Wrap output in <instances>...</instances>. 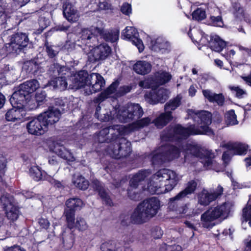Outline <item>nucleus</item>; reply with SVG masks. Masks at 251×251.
Listing matches in <instances>:
<instances>
[{
  "label": "nucleus",
  "instance_id": "nucleus-1",
  "mask_svg": "<svg viewBox=\"0 0 251 251\" xmlns=\"http://www.w3.org/2000/svg\"><path fill=\"white\" fill-rule=\"evenodd\" d=\"M186 138H174L172 139H170V140L169 139L163 140L161 135V139L162 141H177L178 142V147L170 144L161 146L151 154V157L152 163H161L166 161H170L178 158L181 151L183 152L185 160L186 161L189 160L190 155L191 157H201L202 152L204 151L205 154L201 162L205 167L209 169L212 168L214 164V154L210 151H204L203 149L195 143H187L183 142L182 140Z\"/></svg>",
  "mask_w": 251,
  "mask_h": 251
},
{
  "label": "nucleus",
  "instance_id": "nucleus-2",
  "mask_svg": "<svg viewBox=\"0 0 251 251\" xmlns=\"http://www.w3.org/2000/svg\"><path fill=\"white\" fill-rule=\"evenodd\" d=\"M189 114L197 124L183 127L180 125L169 126L162 133L163 140L174 138H185L191 135L206 134L211 135L213 132L209 126L211 124L212 115L206 111H189Z\"/></svg>",
  "mask_w": 251,
  "mask_h": 251
},
{
  "label": "nucleus",
  "instance_id": "nucleus-3",
  "mask_svg": "<svg viewBox=\"0 0 251 251\" xmlns=\"http://www.w3.org/2000/svg\"><path fill=\"white\" fill-rule=\"evenodd\" d=\"M101 107L96 108L95 115L98 119L103 122L114 120L121 123H128L134 119H139L144 113L140 105L135 103H128L125 105H116L112 111H102Z\"/></svg>",
  "mask_w": 251,
  "mask_h": 251
},
{
  "label": "nucleus",
  "instance_id": "nucleus-4",
  "mask_svg": "<svg viewBox=\"0 0 251 251\" xmlns=\"http://www.w3.org/2000/svg\"><path fill=\"white\" fill-rule=\"evenodd\" d=\"M180 179L181 177L174 171L160 169L150 179L147 189L151 194H164L171 191Z\"/></svg>",
  "mask_w": 251,
  "mask_h": 251
},
{
  "label": "nucleus",
  "instance_id": "nucleus-5",
  "mask_svg": "<svg viewBox=\"0 0 251 251\" xmlns=\"http://www.w3.org/2000/svg\"><path fill=\"white\" fill-rule=\"evenodd\" d=\"M70 81L71 83H69V88L83 89L84 93L87 95L100 91L105 84L103 77L99 74L88 75L84 71H80L71 76Z\"/></svg>",
  "mask_w": 251,
  "mask_h": 251
},
{
  "label": "nucleus",
  "instance_id": "nucleus-6",
  "mask_svg": "<svg viewBox=\"0 0 251 251\" xmlns=\"http://www.w3.org/2000/svg\"><path fill=\"white\" fill-rule=\"evenodd\" d=\"M151 122V119L149 117H146L136 121L127 126L115 125L104 128L97 135V140L100 143L105 142L112 143L117 136L125 135L131 131L138 130L147 126Z\"/></svg>",
  "mask_w": 251,
  "mask_h": 251
},
{
  "label": "nucleus",
  "instance_id": "nucleus-7",
  "mask_svg": "<svg viewBox=\"0 0 251 251\" xmlns=\"http://www.w3.org/2000/svg\"><path fill=\"white\" fill-rule=\"evenodd\" d=\"M160 207V202L156 198L145 200L134 209L131 215V219L136 224L146 223L157 214Z\"/></svg>",
  "mask_w": 251,
  "mask_h": 251
},
{
  "label": "nucleus",
  "instance_id": "nucleus-8",
  "mask_svg": "<svg viewBox=\"0 0 251 251\" xmlns=\"http://www.w3.org/2000/svg\"><path fill=\"white\" fill-rule=\"evenodd\" d=\"M100 36L106 41L110 42H116L119 39V30L113 29L111 30H103L97 27L92 26L90 28H84L81 31V35L76 44L81 46L79 43L92 46L91 44L97 41V36Z\"/></svg>",
  "mask_w": 251,
  "mask_h": 251
},
{
  "label": "nucleus",
  "instance_id": "nucleus-9",
  "mask_svg": "<svg viewBox=\"0 0 251 251\" xmlns=\"http://www.w3.org/2000/svg\"><path fill=\"white\" fill-rule=\"evenodd\" d=\"M233 205L230 202H225L216 206L211 207L201 215L203 227L211 228L215 226L214 221H223L226 219L231 212Z\"/></svg>",
  "mask_w": 251,
  "mask_h": 251
},
{
  "label": "nucleus",
  "instance_id": "nucleus-10",
  "mask_svg": "<svg viewBox=\"0 0 251 251\" xmlns=\"http://www.w3.org/2000/svg\"><path fill=\"white\" fill-rule=\"evenodd\" d=\"M233 205L230 202H225L216 206L211 207L201 215L203 227L211 228L215 226L214 221H223L226 219L231 212Z\"/></svg>",
  "mask_w": 251,
  "mask_h": 251
},
{
  "label": "nucleus",
  "instance_id": "nucleus-11",
  "mask_svg": "<svg viewBox=\"0 0 251 251\" xmlns=\"http://www.w3.org/2000/svg\"><path fill=\"white\" fill-rule=\"evenodd\" d=\"M120 136H117L106 149L107 152L115 159L126 157L131 152L130 142L126 138Z\"/></svg>",
  "mask_w": 251,
  "mask_h": 251
},
{
  "label": "nucleus",
  "instance_id": "nucleus-12",
  "mask_svg": "<svg viewBox=\"0 0 251 251\" xmlns=\"http://www.w3.org/2000/svg\"><path fill=\"white\" fill-rule=\"evenodd\" d=\"M81 46L84 52L88 54V58L91 61H96L99 60L105 59L111 53V49L109 46L106 44H101L93 48L90 52H88L87 48L89 49L91 47L86 46L82 44L80 42L79 43Z\"/></svg>",
  "mask_w": 251,
  "mask_h": 251
},
{
  "label": "nucleus",
  "instance_id": "nucleus-13",
  "mask_svg": "<svg viewBox=\"0 0 251 251\" xmlns=\"http://www.w3.org/2000/svg\"><path fill=\"white\" fill-rule=\"evenodd\" d=\"M150 172L148 170H143L139 172L131 179L129 182V187L127 189V194L130 199L137 201L140 199V194L137 190L140 183L147 177Z\"/></svg>",
  "mask_w": 251,
  "mask_h": 251
},
{
  "label": "nucleus",
  "instance_id": "nucleus-14",
  "mask_svg": "<svg viewBox=\"0 0 251 251\" xmlns=\"http://www.w3.org/2000/svg\"><path fill=\"white\" fill-rule=\"evenodd\" d=\"M169 91L164 88L152 89L146 93L144 97L150 104H155L159 102L164 103L168 98Z\"/></svg>",
  "mask_w": 251,
  "mask_h": 251
},
{
  "label": "nucleus",
  "instance_id": "nucleus-15",
  "mask_svg": "<svg viewBox=\"0 0 251 251\" xmlns=\"http://www.w3.org/2000/svg\"><path fill=\"white\" fill-rule=\"evenodd\" d=\"M197 186V182L194 180H191L187 182L185 188L177 194L175 197L169 200L168 207L170 209L176 210V201H180L187 197V195L194 193Z\"/></svg>",
  "mask_w": 251,
  "mask_h": 251
},
{
  "label": "nucleus",
  "instance_id": "nucleus-16",
  "mask_svg": "<svg viewBox=\"0 0 251 251\" xmlns=\"http://www.w3.org/2000/svg\"><path fill=\"white\" fill-rule=\"evenodd\" d=\"M26 128L29 134L36 136L44 134L48 130L40 115L28 122Z\"/></svg>",
  "mask_w": 251,
  "mask_h": 251
},
{
  "label": "nucleus",
  "instance_id": "nucleus-17",
  "mask_svg": "<svg viewBox=\"0 0 251 251\" xmlns=\"http://www.w3.org/2000/svg\"><path fill=\"white\" fill-rule=\"evenodd\" d=\"M223 192V188L220 185H219L216 191L213 192H209L203 189L198 195V203L202 205H208L211 202L221 196Z\"/></svg>",
  "mask_w": 251,
  "mask_h": 251
},
{
  "label": "nucleus",
  "instance_id": "nucleus-18",
  "mask_svg": "<svg viewBox=\"0 0 251 251\" xmlns=\"http://www.w3.org/2000/svg\"><path fill=\"white\" fill-rule=\"evenodd\" d=\"M122 36L125 39L131 41L137 47L139 51L141 52L144 50L142 41L138 38V33L136 29L131 26H127L123 31Z\"/></svg>",
  "mask_w": 251,
  "mask_h": 251
},
{
  "label": "nucleus",
  "instance_id": "nucleus-19",
  "mask_svg": "<svg viewBox=\"0 0 251 251\" xmlns=\"http://www.w3.org/2000/svg\"><path fill=\"white\" fill-rule=\"evenodd\" d=\"M28 42V39L25 34L22 33H16L12 35L9 40L8 38L7 45L11 46L15 50H21L25 47Z\"/></svg>",
  "mask_w": 251,
  "mask_h": 251
},
{
  "label": "nucleus",
  "instance_id": "nucleus-20",
  "mask_svg": "<svg viewBox=\"0 0 251 251\" xmlns=\"http://www.w3.org/2000/svg\"><path fill=\"white\" fill-rule=\"evenodd\" d=\"M39 115L46 126L48 128L49 125H53L59 121L61 113L58 109L52 107L49 108L47 111L40 114Z\"/></svg>",
  "mask_w": 251,
  "mask_h": 251
},
{
  "label": "nucleus",
  "instance_id": "nucleus-21",
  "mask_svg": "<svg viewBox=\"0 0 251 251\" xmlns=\"http://www.w3.org/2000/svg\"><path fill=\"white\" fill-rule=\"evenodd\" d=\"M30 98V96L26 95L25 92L19 86L18 90L12 94L10 101L13 106L24 108Z\"/></svg>",
  "mask_w": 251,
  "mask_h": 251
},
{
  "label": "nucleus",
  "instance_id": "nucleus-22",
  "mask_svg": "<svg viewBox=\"0 0 251 251\" xmlns=\"http://www.w3.org/2000/svg\"><path fill=\"white\" fill-rule=\"evenodd\" d=\"M63 8L64 16L69 22L74 23L79 20V13L69 1H65Z\"/></svg>",
  "mask_w": 251,
  "mask_h": 251
},
{
  "label": "nucleus",
  "instance_id": "nucleus-23",
  "mask_svg": "<svg viewBox=\"0 0 251 251\" xmlns=\"http://www.w3.org/2000/svg\"><path fill=\"white\" fill-rule=\"evenodd\" d=\"M63 8L64 16L69 22L74 23L79 20V13L69 1H65Z\"/></svg>",
  "mask_w": 251,
  "mask_h": 251
},
{
  "label": "nucleus",
  "instance_id": "nucleus-24",
  "mask_svg": "<svg viewBox=\"0 0 251 251\" xmlns=\"http://www.w3.org/2000/svg\"><path fill=\"white\" fill-rule=\"evenodd\" d=\"M13 107L9 110L5 114V118L8 121L14 122L16 120H20L23 119L25 115V112L24 108Z\"/></svg>",
  "mask_w": 251,
  "mask_h": 251
},
{
  "label": "nucleus",
  "instance_id": "nucleus-25",
  "mask_svg": "<svg viewBox=\"0 0 251 251\" xmlns=\"http://www.w3.org/2000/svg\"><path fill=\"white\" fill-rule=\"evenodd\" d=\"M151 48L155 51H161L164 53L170 48L169 43L161 37H158L155 40H152Z\"/></svg>",
  "mask_w": 251,
  "mask_h": 251
},
{
  "label": "nucleus",
  "instance_id": "nucleus-26",
  "mask_svg": "<svg viewBox=\"0 0 251 251\" xmlns=\"http://www.w3.org/2000/svg\"><path fill=\"white\" fill-rule=\"evenodd\" d=\"M133 69L137 74L145 75L149 73L151 69V64L146 61H138L133 66Z\"/></svg>",
  "mask_w": 251,
  "mask_h": 251
},
{
  "label": "nucleus",
  "instance_id": "nucleus-27",
  "mask_svg": "<svg viewBox=\"0 0 251 251\" xmlns=\"http://www.w3.org/2000/svg\"><path fill=\"white\" fill-rule=\"evenodd\" d=\"M53 151L58 156L64 159L69 161H73L75 160L72 153L60 144H56Z\"/></svg>",
  "mask_w": 251,
  "mask_h": 251
},
{
  "label": "nucleus",
  "instance_id": "nucleus-28",
  "mask_svg": "<svg viewBox=\"0 0 251 251\" xmlns=\"http://www.w3.org/2000/svg\"><path fill=\"white\" fill-rule=\"evenodd\" d=\"M93 186L99 192V194L105 203L109 206H112L113 202L103 187L102 184L98 180H94L93 182Z\"/></svg>",
  "mask_w": 251,
  "mask_h": 251
},
{
  "label": "nucleus",
  "instance_id": "nucleus-29",
  "mask_svg": "<svg viewBox=\"0 0 251 251\" xmlns=\"http://www.w3.org/2000/svg\"><path fill=\"white\" fill-rule=\"evenodd\" d=\"M20 86L25 92L26 95L30 94L35 92L40 87L38 81L35 79L27 80L21 84Z\"/></svg>",
  "mask_w": 251,
  "mask_h": 251
},
{
  "label": "nucleus",
  "instance_id": "nucleus-30",
  "mask_svg": "<svg viewBox=\"0 0 251 251\" xmlns=\"http://www.w3.org/2000/svg\"><path fill=\"white\" fill-rule=\"evenodd\" d=\"M119 85L118 82H113L105 91L101 92L94 100L96 103L104 100L111 94L114 93Z\"/></svg>",
  "mask_w": 251,
  "mask_h": 251
},
{
  "label": "nucleus",
  "instance_id": "nucleus-31",
  "mask_svg": "<svg viewBox=\"0 0 251 251\" xmlns=\"http://www.w3.org/2000/svg\"><path fill=\"white\" fill-rule=\"evenodd\" d=\"M100 250L102 251H124V248L120 242L110 241L102 243Z\"/></svg>",
  "mask_w": 251,
  "mask_h": 251
},
{
  "label": "nucleus",
  "instance_id": "nucleus-32",
  "mask_svg": "<svg viewBox=\"0 0 251 251\" xmlns=\"http://www.w3.org/2000/svg\"><path fill=\"white\" fill-rule=\"evenodd\" d=\"M68 84V83L66 81V77L61 76L55 78L50 81L47 85L45 86V87L47 86H51L54 89L65 90L67 88Z\"/></svg>",
  "mask_w": 251,
  "mask_h": 251
},
{
  "label": "nucleus",
  "instance_id": "nucleus-33",
  "mask_svg": "<svg viewBox=\"0 0 251 251\" xmlns=\"http://www.w3.org/2000/svg\"><path fill=\"white\" fill-rule=\"evenodd\" d=\"M230 151H233L235 154L242 155L245 154L248 146L240 143H229L226 145Z\"/></svg>",
  "mask_w": 251,
  "mask_h": 251
},
{
  "label": "nucleus",
  "instance_id": "nucleus-34",
  "mask_svg": "<svg viewBox=\"0 0 251 251\" xmlns=\"http://www.w3.org/2000/svg\"><path fill=\"white\" fill-rule=\"evenodd\" d=\"M173 118L171 112H165L162 113L154 121V123L157 128H161L172 120Z\"/></svg>",
  "mask_w": 251,
  "mask_h": 251
},
{
  "label": "nucleus",
  "instance_id": "nucleus-35",
  "mask_svg": "<svg viewBox=\"0 0 251 251\" xmlns=\"http://www.w3.org/2000/svg\"><path fill=\"white\" fill-rule=\"evenodd\" d=\"M209 45L212 50L217 52L222 51L226 47L225 42L217 35H215L211 38Z\"/></svg>",
  "mask_w": 251,
  "mask_h": 251
},
{
  "label": "nucleus",
  "instance_id": "nucleus-36",
  "mask_svg": "<svg viewBox=\"0 0 251 251\" xmlns=\"http://www.w3.org/2000/svg\"><path fill=\"white\" fill-rule=\"evenodd\" d=\"M73 183L76 187L81 190H86L89 186L88 181L79 175L74 176Z\"/></svg>",
  "mask_w": 251,
  "mask_h": 251
},
{
  "label": "nucleus",
  "instance_id": "nucleus-37",
  "mask_svg": "<svg viewBox=\"0 0 251 251\" xmlns=\"http://www.w3.org/2000/svg\"><path fill=\"white\" fill-rule=\"evenodd\" d=\"M171 78L172 76L169 73L164 71L159 72L155 75V84H164L169 81Z\"/></svg>",
  "mask_w": 251,
  "mask_h": 251
},
{
  "label": "nucleus",
  "instance_id": "nucleus-38",
  "mask_svg": "<svg viewBox=\"0 0 251 251\" xmlns=\"http://www.w3.org/2000/svg\"><path fill=\"white\" fill-rule=\"evenodd\" d=\"M66 208L70 209L75 211L82 207L83 202L80 199L71 198L66 201Z\"/></svg>",
  "mask_w": 251,
  "mask_h": 251
},
{
  "label": "nucleus",
  "instance_id": "nucleus-39",
  "mask_svg": "<svg viewBox=\"0 0 251 251\" xmlns=\"http://www.w3.org/2000/svg\"><path fill=\"white\" fill-rule=\"evenodd\" d=\"M243 217L244 220L242 226L245 229L247 228V225L251 226V204H248L243 210Z\"/></svg>",
  "mask_w": 251,
  "mask_h": 251
},
{
  "label": "nucleus",
  "instance_id": "nucleus-40",
  "mask_svg": "<svg viewBox=\"0 0 251 251\" xmlns=\"http://www.w3.org/2000/svg\"><path fill=\"white\" fill-rule=\"evenodd\" d=\"M7 218L11 221H15L18 219L20 215L18 207L16 205L8 207L4 209Z\"/></svg>",
  "mask_w": 251,
  "mask_h": 251
},
{
  "label": "nucleus",
  "instance_id": "nucleus-41",
  "mask_svg": "<svg viewBox=\"0 0 251 251\" xmlns=\"http://www.w3.org/2000/svg\"><path fill=\"white\" fill-rule=\"evenodd\" d=\"M64 214L66 218L68 226L70 229L75 227V211L70 209L65 208Z\"/></svg>",
  "mask_w": 251,
  "mask_h": 251
},
{
  "label": "nucleus",
  "instance_id": "nucleus-42",
  "mask_svg": "<svg viewBox=\"0 0 251 251\" xmlns=\"http://www.w3.org/2000/svg\"><path fill=\"white\" fill-rule=\"evenodd\" d=\"M29 174L32 178L35 181H39L43 178V174L40 168L36 166H33L29 169Z\"/></svg>",
  "mask_w": 251,
  "mask_h": 251
},
{
  "label": "nucleus",
  "instance_id": "nucleus-43",
  "mask_svg": "<svg viewBox=\"0 0 251 251\" xmlns=\"http://www.w3.org/2000/svg\"><path fill=\"white\" fill-rule=\"evenodd\" d=\"M180 100L181 98L178 96L166 103L165 105V112H171V110L176 109L179 105Z\"/></svg>",
  "mask_w": 251,
  "mask_h": 251
},
{
  "label": "nucleus",
  "instance_id": "nucleus-44",
  "mask_svg": "<svg viewBox=\"0 0 251 251\" xmlns=\"http://www.w3.org/2000/svg\"><path fill=\"white\" fill-rule=\"evenodd\" d=\"M0 201L4 209L15 205L13 197L9 194L2 196L0 198Z\"/></svg>",
  "mask_w": 251,
  "mask_h": 251
},
{
  "label": "nucleus",
  "instance_id": "nucleus-45",
  "mask_svg": "<svg viewBox=\"0 0 251 251\" xmlns=\"http://www.w3.org/2000/svg\"><path fill=\"white\" fill-rule=\"evenodd\" d=\"M226 122L227 126H234L238 124L236 115L233 110H230L226 112Z\"/></svg>",
  "mask_w": 251,
  "mask_h": 251
},
{
  "label": "nucleus",
  "instance_id": "nucleus-46",
  "mask_svg": "<svg viewBox=\"0 0 251 251\" xmlns=\"http://www.w3.org/2000/svg\"><path fill=\"white\" fill-rule=\"evenodd\" d=\"M192 18L196 21H201L206 18V13L204 10L201 8H198L192 13Z\"/></svg>",
  "mask_w": 251,
  "mask_h": 251
},
{
  "label": "nucleus",
  "instance_id": "nucleus-47",
  "mask_svg": "<svg viewBox=\"0 0 251 251\" xmlns=\"http://www.w3.org/2000/svg\"><path fill=\"white\" fill-rule=\"evenodd\" d=\"M155 82L153 77H148L144 80L141 81L139 83V85L143 88H149L154 86Z\"/></svg>",
  "mask_w": 251,
  "mask_h": 251
},
{
  "label": "nucleus",
  "instance_id": "nucleus-48",
  "mask_svg": "<svg viewBox=\"0 0 251 251\" xmlns=\"http://www.w3.org/2000/svg\"><path fill=\"white\" fill-rule=\"evenodd\" d=\"M75 227L80 231H84L87 229L88 225L85 220L81 217H77L76 222L75 223Z\"/></svg>",
  "mask_w": 251,
  "mask_h": 251
},
{
  "label": "nucleus",
  "instance_id": "nucleus-49",
  "mask_svg": "<svg viewBox=\"0 0 251 251\" xmlns=\"http://www.w3.org/2000/svg\"><path fill=\"white\" fill-rule=\"evenodd\" d=\"M228 87L232 93L238 98H242L244 95L247 94L246 91L238 86H229Z\"/></svg>",
  "mask_w": 251,
  "mask_h": 251
},
{
  "label": "nucleus",
  "instance_id": "nucleus-50",
  "mask_svg": "<svg viewBox=\"0 0 251 251\" xmlns=\"http://www.w3.org/2000/svg\"><path fill=\"white\" fill-rule=\"evenodd\" d=\"M234 9V14L236 17L242 19L244 18V9L240 6V4L238 2H235L233 5Z\"/></svg>",
  "mask_w": 251,
  "mask_h": 251
},
{
  "label": "nucleus",
  "instance_id": "nucleus-51",
  "mask_svg": "<svg viewBox=\"0 0 251 251\" xmlns=\"http://www.w3.org/2000/svg\"><path fill=\"white\" fill-rule=\"evenodd\" d=\"M53 68L54 70L53 71V74L55 75L57 74L58 75H66L67 73H69L68 69L64 66H60L59 64H54L53 65Z\"/></svg>",
  "mask_w": 251,
  "mask_h": 251
},
{
  "label": "nucleus",
  "instance_id": "nucleus-52",
  "mask_svg": "<svg viewBox=\"0 0 251 251\" xmlns=\"http://www.w3.org/2000/svg\"><path fill=\"white\" fill-rule=\"evenodd\" d=\"M162 251H182V248L179 245H174L173 246L164 244L161 248Z\"/></svg>",
  "mask_w": 251,
  "mask_h": 251
},
{
  "label": "nucleus",
  "instance_id": "nucleus-53",
  "mask_svg": "<svg viewBox=\"0 0 251 251\" xmlns=\"http://www.w3.org/2000/svg\"><path fill=\"white\" fill-rule=\"evenodd\" d=\"M210 20L214 26L222 27L223 25V22L221 16H211Z\"/></svg>",
  "mask_w": 251,
  "mask_h": 251
},
{
  "label": "nucleus",
  "instance_id": "nucleus-54",
  "mask_svg": "<svg viewBox=\"0 0 251 251\" xmlns=\"http://www.w3.org/2000/svg\"><path fill=\"white\" fill-rule=\"evenodd\" d=\"M46 50L49 56L51 58L55 56L58 52V48L55 46H47Z\"/></svg>",
  "mask_w": 251,
  "mask_h": 251
},
{
  "label": "nucleus",
  "instance_id": "nucleus-55",
  "mask_svg": "<svg viewBox=\"0 0 251 251\" xmlns=\"http://www.w3.org/2000/svg\"><path fill=\"white\" fill-rule=\"evenodd\" d=\"M152 236L155 239L160 238L163 235V231L159 226H154L151 230Z\"/></svg>",
  "mask_w": 251,
  "mask_h": 251
},
{
  "label": "nucleus",
  "instance_id": "nucleus-56",
  "mask_svg": "<svg viewBox=\"0 0 251 251\" xmlns=\"http://www.w3.org/2000/svg\"><path fill=\"white\" fill-rule=\"evenodd\" d=\"M6 159L4 156L0 154V178L4 173V169L6 167Z\"/></svg>",
  "mask_w": 251,
  "mask_h": 251
},
{
  "label": "nucleus",
  "instance_id": "nucleus-57",
  "mask_svg": "<svg viewBox=\"0 0 251 251\" xmlns=\"http://www.w3.org/2000/svg\"><path fill=\"white\" fill-rule=\"evenodd\" d=\"M131 90V87L129 86H124L119 88V90L117 92V96L120 97L126 94L127 93L130 92Z\"/></svg>",
  "mask_w": 251,
  "mask_h": 251
},
{
  "label": "nucleus",
  "instance_id": "nucleus-58",
  "mask_svg": "<svg viewBox=\"0 0 251 251\" xmlns=\"http://www.w3.org/2000/svg\"><path fill=\"white\" fill-rule=\"evenodd\" d=\"M224 97L222 94H216L213 98L211 102H216L218 104L222 105L224 102Z\"/></svg>",
  "mask_w": 251,
  "mask_h": 251
},
{
  "label": "nucleus",
  "instance_id": "nucleus-59",
  "mask_svg": "<svg viewBox=\"0 0 251 251\" xmlns=\"http://www.w3.org/2000/svg\"><path fill=\"white\" fill-rule=\"evenodd\" d=\"M121 10L123 14L129 15L131 13V6L130 4L125 2L121 6Z\"/></svg>",
  "mask_w": 251,
  "mask_h": 251
},
{
  "label": "nucleus",
  "instance_id": "nucleus-60",
  "mask_svg": "<svg viewBox=\"0 0 251 251\" xmlns=\"http://www.w3.org/2000/svg\"><path fill=\"white\" fill-rule=\"evenodd\" d=\"M46 94L44 91H41L37 92L35 95V99L36 101L39 103L42 102L46 99Z\"/></svg>",
  "mask_w": 251,
  "mask_h": 251
},
{
  "label": "nucleus",
  "instance_id": "nucleus-61",
  "mask_svg": "<svg viewBox=\"0 0 251 251\" xmlns=\"http://www.w3.org/2000/svg\"><path fill=\"white\" fill-rule=\"evenodd\" d=\"M202 92L205 99H207L210 102L212 101L213 98L215 93H213L209 90H203Z\"/></svg>",
  "mask_w": 251,
  "mask_h": 251
},
{
  "label": "nucleus",
  "instance_id": "nucleus-62",
  "mask_svg": "<svg viewBox=\"0 0 251 251\" xmlns=\"http://www.w3.org/2000/svg\"><path fill=\"white\" fill-rule=\"evenodd\" d=\"M178 201H176V210L171 209V210L175 211L177 213H179L180 215H182V214L186 213L187 212V208L186 206H181L180 207H178V203H177ZM169 209L170 210V208H169Z\"/></svg>",
  "mask_w": 251,
  "mask_h": 251
},
{
  "label": "nucleus",
  "instance_id": "nucleus-63",
  "mask_svg": "<svg viewBox=\"0 0 251 251\" xmlns=\"http://www.w3.org/2000/svg\"><path fill=\"white\" fill-rule=\"evenodd\" d=\"M40 226L45 229H47L50 226V223L48 220L44 218H41L39 221Z\"/></svg>",
  "mask_w": 251,
  "mask_h": 251
},
{
  "label": "nucleus",
  "instance_id": "nucleus-64",
  "mask_svg": "<svg viewBox=\"0 0 251 251\" xmlns=\"http://www.w3.org/2000/svg\"><path fill=\"white\" fill-rule=\"evenodd\" d=\"M245 245L244 251H251V237L245 240Z\"/></svg>",
  "mask_w": 251,
  "mask_h": 251
}]
</instances>
